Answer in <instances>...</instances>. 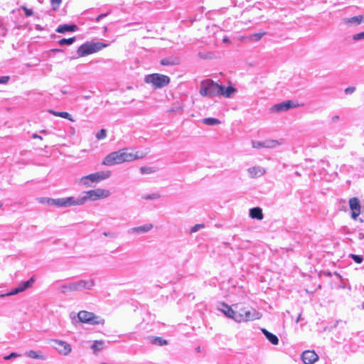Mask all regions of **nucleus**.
Masks as SVG:
<instances>
[{
    "instance_id": "f257e3e1",
    "label": "nucleus",
    "mask_w": 364,
    "mask_h": 364,
    "mask_svg": "<svg viewBox=\"0 0 364 364\" xmlns=\"http://www.w3.org/2000/svg\"><path fill=\"white\" fill-rule=\"evenodd\" d=\"M234 309L225 303L221 304V311L228 318L237 322H247L259 318V313L254 309L245 306L242 304L233 305Z\"/></svg>"
},
{
    "instance_id": "f03ea898",
    "label": "nucleus",
    "mask_w": 364,
    "mask_h": 364,
    "mask_svg": "<svg viewBox=\"0 0 364 364\" xmlns=\"http://www.w3.org/2000/svg\"><path fill=\"white\" fill-rule=\"evenodd\" d=\"M107 44L95 42V43H89L87 42L81 45L77 50V53L79 57H84L87 55L92 54L96 53L101 49L107 47Z\"/></svg>"
},
{
    "instance_id": "7ed1b4c3",
    "label": "nucleus",
    "mask_w": 364,
    "mask_h": 364,
    "mask_svg": "<svg viewBox=\"0 0 364 364\" xmlns=\"http://www.w3.org/2000/svg\"><path fill=\"white\" fill-rule=\"evenodd\" d=\"M144 81L146 83L151 84L155 88H161L170 82L168 76L159 73H153L145 77Z\"/></svg>"
},
{
    "instance_id": "20e7f679",
    "label": "nucleus",
    "mask_w": 364,
    "mask_h": 364,
    "mask_svg": "<svg viewBox=\"0 0 364 364\" xmlns=\"http://www.w3.org/2000/svg\"><path fill=\"white\" fill-rule=\"evenodd\" d=\"M110 175L111 173L109 171H99L82 176L80 178V182L82 183L85 186H90L91 183H98L101 181L105 180L108 178Z\"/></svg>"
},
{
    "instance_id": "39448f33",
    "label": "nucleus",
    "mask_w": 364,
    "mask_h": 364,
    "mask_svg": "<svg viewBox=\"0 0 364 364\" xmlns=\"http://www.w3.org/2000/svg\"><path fill=\"white\" fill-rule=\"evenodd\" d=\"M219 84L212 80H206L201 82L200 93L203 96H218Z\"/></svg>"
},
{
    "instance_id": "423d86ee",
    "label": "nucleus",
    "mask_w": 364,
    "mask_h": 364,
    "mask_svg": "<svg viewBox=\"0 0 364 364\" xmlns=\"http://www.w3.org/2000/svg\"><path fill=\"white\" fill-rule=\"evenodd\" d=\"M77 317L81 322L85 323L92 325H103L105 323V320L101 316L87 311H80L77 314Z\"/></svg>"
},
{
    "instance_id": "0eeeda50",
    "label": "nucleus",
    "mask_w": 364,
    "mask_h": 364,
    "mask_svg": "<svg viewBox=\"0 0 364 364\" xmlns=\"http://www.w3.org/2000/svg\"><path fill=\"white\" fill-rule=\"evenodd\" d=\"M110 196V191L107 189L97 188L90 190L85 193L82 197L84 203L87 200H97L101 198H105Z\"/></svg>"
},
{
    "instance_id": "6e6552de",
    "label": "nucleus",
    "mask_w": 364,
    "mask_h": 364,
    "mask_svg": "<svg viewBox=\"0 0 364 364\" xmlns=\"http://www.w3.org/2000/svg\"><path fill=\"white\" fill-rule=\"evenodd\" d=\"M94 285V282L91 281L90 282L86 281H78L75 283H70L68 284H65L61 287V291L63 293H67L74 291H79L83 289L90 288Z\"/></svg>"
},
{
    "instance_id": "1a4fd4ad",
    "label": "nucleus",
    "mask_w": 364,
    "mask_h": 364,
    "mask_svg": "<svg viewBox=\"0 0 364 364\" xmlns=\"http://www.w3.org/2000/svg\"><path fill=\"white\" fill-rule=\"evenodd\" d=\"M121 152V156L123 159V162L132 161L138 159H141L145 156V154L136 151V152H129L127 149H123L119 150Z\"/></svg>"
},
{
    "instance_id": "9d476101",
    "label": "nucleus",
    "mask_w": 364,
    "mask_h": 364,
    "mask_svg": "<svg viewBox=\"0 0 364 364\" xmlns=\"http://www.w3.org/2000/svg\"><path fill=\"white\" fill-rule=\"evenodd\" d=\"M122 163L124 162L121 156V152L119 151L108 154L102 161V164L105 166H112Z\"/></svg>"
},
{
    "instance_id": "9b49d317",
    "label": "nucleus",
    "mask_w": 364,
    "mask_h": 364,
    "mask_svg": "<svg viewBox=\"0 0 364 364\" xmlns=\"http://www.w3.org/2000/svg\"><path fill=\"white\" fill-rule=\"evenodd\" d=\"M53 347L58 351L59 353L64 355H68L71 352V346L65 341L54 339L51 341Z\"/></svg>"
},
{
    "instance_id": "f8f14e48",
    "label": "nucleus",
    "mask_w": 364,
    "mask_h": 364,
    "mask_svg": "<svg viewBox=\"0 0 364 364\" xmlns=\"http://www.w3.org/2000/svg\"><path fill=\"white\" fill-rule=\"evenodd\" d=\"M299 106V104L294 103L291 100H287L281 103L277 104L270 108L272 112H280L287 111L291 108H294Z\"/></svg>"
},
{
    "instance_id": "ddd939ff",
    "label": "nucleus",
    "mask_w": 364,
    "mask_h": 364,
    "mask_svg": "<svg viewBox=\"0 0 364 364\" xmlns=\"http://www.w3.org/2000/svg\"><path fill=\"white\" fill-rule=\"evenodd\" d=\"M301 360L304 364H313L318 360V355L314 350H305L301 355Z\"/></svg>"
},
{
    "instance_id": "4468645a",
    "label": "nucleus",
    "mask_w": 364,
    "mask_h": 364,
    "mask_svg": "<svg viewBox=\"0 0 364 364\" xmlns=\"http://www.w3.org/2000/svg\"><path fill=\"white\" fill-rule=\"evenodd\" d=\"M349 205L351 210V216L355 220L360 214V205L357 198H352L349 200Z\"/></svg>"
},
{
    "instance_id": "2eb2a0df",
    "label": "nucleus",
    "mask_w": 364,
    "mask_h": 364,
    "mask_svg": "<svg viewBox=\"0 0 364 364\" xmlns=\"http://www.w3.org/2000/svg\"><path fill=\"white\" fill-rule=\"evenodd\" d=\"M236 92V90L231 85L225 87L221 85H219V90L218 96H223L225 97H230L231 95Z\"/></svg>"
},
{
    "instance_id": "dca6fc26",
    "label": "nucleus",
    "mask_w": 364,
    "mask_h": 364,
    "mask_svg": "<svg viewBox=\"0 0 364 364\" xmlns=\"http://www.w3.org/2000/svg\"><path fill=\"white\" fill-rule=\"evenodd\" d=\"M78 29V27L75 24L72 25H68V24H63L59 26L56 28V32L64 33L65 32H70V31H76Z\"/></svg>"
},
{
    "instance_id": "f3484780",
    "label": "nucleus",
    "mask_w": 364,
    "mask_h": 364,
    "mask_svg": "<svg viewBox=\"0 0 364 364\" xmlns=\"http://www.w3.org/2000/svg\"><path fill=\"white\" fill-rule=\"evenodd\" d=\"M250 217L252 219L261 220L264 218L262 208L259 207L252 208L250 210Z\"/></svg>"
},
{
    "instance_id": "a211bd4d",
    "label": "nucleus",
    "mask_w": 364,
    "mask_h": 364,
    "mask_svg": "<svg viewBox=\"0 0 364 364\" xmlns=\"http://www.w3.org/2000/svg\"><path fill=\"white\" fill-rule=\"evenodd\" d=\"M153 228L151 223H146L144 225L135 227L131 229L132 233H144L150 231Z\"/></svg>"
},
{
    "instance_id": "6ab92c4d",
    "label": "nucleus",
    "mask_w": 364,
    "mask_h": 364,
    "mask_svg": "<svg viewBox=\"0 0 364 364\" xmlns=\"http://www.w3.org/2000/svg\"><path fill=\"white\" fill-rule=\"evenodd\" d=\"M66 206L79 205L84 203L82 197L78 199H75L74 197L65 198Z\"/></svg>"
},
{
    "instance_id": "aec40b11",
    "label": "nucleus",
    "mask_w": 364,
    "mask_h": 364,
    "mask_svg": "<svg viewBox=\"0 0 364 364\" xmlns=\"http://www.w3.org/2000/svg\"><path fill=\"white\" fill-rule=\"evenodd\" d=\"M262 333L266 336V338L268 339V341L272 343L273 345L278 344L279 340L278 338L274 335L273 333L269 332L267 329L262 328Z\"/></svg>"
},
{
    "instance_id": "412c9836",
    "label": "nucleus",
    "mask_w": 364,
    "mask_h": 364,
    "mask_svg": "<svg viewBox=\"0 0 364 364\" xmlns=\"http://www.w3.org/2000/svg\"><path fill=\"white\" fill-rule=\"evenodd\" d=\"M49 112L53 114L55 117H60L64 119H67L70 122H74L75 119L72 117V116L67 112H56L54 110H49Z\"/></svg>"
},
{
    "instance_id": "4be33fe9",
    "label": "nucleus",
    "mask_w": 364,
    "mask_h": 364,
    "mask_svg": "<svg viewBox=\"0 0 364 364\" xmlns=\"http://www.w3.org/2000/svg\"><path fill=\"white\" fill-rule=\"evenodd\" d=\"M150 342L153 345L159 346H166L168 343L167 340L163 338L162 337H159V336L151 338Z\"/></svg>"
},
{
    "instance_id": "5701e85b",
    "label": "nucleus",
    "mask_w": 364,
    "mask_h": 364,
    "mask_svg": "<svg viewBox=\"0 0 364 364\" xmlns=\"http://www.w3.org/2000/svg\"><path fill=\"white\" fill-rule=\"evenodd\" d=\"M345 22L346 23H355L358 25L362 22H364V16L362 15H359L351 18H346Z\"/></svg>"
},
{
    "instance_id": "b1692460",
    "label": "nucleus",
    "mask_w": 364,
    "mask_h": 364,
    "mask_svg": "<svg viewBox=\"0 0 364 364\" xmlns=\"http://www.w3.org/2000/svg\"><path fill=\"white\" fill-rule=\"evenodd\" d=\"M262 170H264V169L262 167L254 166V167L250 168L248 169V171H249L250 174L251 175V176L252 178H254V177L261 176L262 174Z\"/></svg>"
},
{
    "instance_id": "393cba45",
    "label": "nucleus",
    "mask_w": 364,
    "mask_h": 364,
    "mask_svg": "<svg viewBox=\"0 0 364 364\" xmlns=\"http://www.w3.org/2000/svg\"><path fill=\"white\" fill-rule=\"evenodd\" d=\"M26 353L27 356H28L29 358H33V359L45 360L46 358V357L44 355L41 354V353H38L37 351H34V350H29V351L26 352Z\"/></svg>"
},
{
    "instance_id": "a878e982",
    "label": "nucleus",
    "mask_w": 364,
    "mask_h": 364,
    "mask_svg": "<svg viewBox=\"0 0 364 364\" xmlns=\"http://www.w3.org/2000/svg\"><path fill=\"white\" fill-rule=\"evenodd\" d=\"M34 282H35L34 278L31 277L28 281L21 283L18 285V287H19L21 292L23 291L24 290H26V289L31 287L33 285V284L34 283Z\"/></svg>"
},
{
    "instance_id": "bb28decb",
    "label": "nucleus",
    "mask_w": 364,
    "mask_h": 364,
    "mask_svg": "<svg viewBox=\"0 0 364 364\" xmlns=\"http://www.w3.org/2000/svg\"><path fill=\"white\" fill-rule=\"evenodd\" d=\"M203 122L209 126H213L215 124H220L221 122L219 119L212 117L205 118L203 119Z\"/></svg>"
},
{
    "instance_id": "cd10ccee",
    "label": "nucleus",
    "mask_w": 364,
    "mask_h": 364,
    "mask_svg": "<svg viewBox=\"0 0 364 364\" xmlns=\"http://www.w3.org/2000/svg\"><path fill=\"white\" fill-rule=\"evenodd\" d=\"M50 201L51 202V205H55L57 207H65L66 206L65 198L54 199V200H50Z\"/></svg>"
},
{
    "instance_id": "c85d7f7f",
    "label": "nucleus",
    "mask_w": 364,
    "mask_h": 364,
    "mask_svg": "<svg viewBox=\"0 0 364 364\" xmlns=\"http://www.w3.org/2000/svg\"><path fill=\"white\" fill-rule=\"evenodd\" d=\"M104 342L102 341H95L92 346L94 353H97L103 348Z\"/></svg>"
},
{
    "instance_id": "c756f323",
    "label": "nucleus",
    "mask_w": 364,
    "mask_h": 364,
    "mask_svg": "<svg viewBox=\"0 0 364 364\" xmlns=\"http://www.w3.org/2000/svg\"><path fill=\"white\" fill-rule=\"evenodd\" d=\"M76 38L72 37L69 38H62L58 41L59 45L64 46V45H71L75 41Z\"/></svg>"
},
{
    "instance_id": "7c9ffc66",
    "label": "nucleus",
    "mask_w": 364,
    "mask_h": 364,
    "mask_svg": "<svg viewBox=\"0 0 364 364\" xmlns=\"http://www.w3.org/2000/svg\"><path fill=\"white\" fill-rule=\"evenodd\" d=\"M160 197H161L160 193H152V194H149V195L143 196L142 198L145 199V200H155V199L159 198Z\"/></svg>"
},
{
    "instance_id": "2f4dec72",
    "label": "nucleus",
    "mask_w": 364,
    "mask_h": 364,
    "mask_svg": "<svg viewBox=\"0 0 364 364\" xmlns=\"http://www.w3.org/2000/svg\"><path fill=\"white\" fill-rule=\"evenodd\" d=\"M140 171L142 174H150L155 171L152 167L142 166L140 168Z\"/></svg>"
},
{
    "instance_id": "473e14b6",
    "label": "nucleus",
    "mask_w": 364,
    "mask_h": 364,
    "mask_svg": "<svg viewBox=\"0 0 364 364\" xmlns=\"http://www.w3.org/2000/svg\"><path fill=\"white\" fill-rule=\"evenodd\" d=\"M107 136V131L105 129H100L96 134L97 140H101Z\"/></svg>"
},
{
    "instance_id": "72a5a7b5",
    "label": "nucleus",
    "mask_w": 364,
    "mask_h": 364,
    "mask_svg": "<svg viewBox=\"0 0 364 364\" xmlns=\"http://www.w3.org/2000/svg\"><path fill=\"white\" fill-rule=\"evenodd\" d=\"M204 228H205L204 224H196L191 228L190 233L191 234L194 233V232H197L198 230L203 229Z\"/></svg>"
},
{
    "instance_id": "f704fd0d",
    "label": "nucleus",
    "mask_w": 364,
    "mask_h": 364,
    "mask_svg": "<svg viewBox=\"0 0 364 364\" xmlns=\"http://www.w3.org/2000/svg\"><path fill=\"white\" fill-rule=\"evenodd\" d=\"M21 292L19 287L15 288L14 289H13L11 291L9 292V293H6V294H1L0 295V297H3L4 296H12V295H14V294H17L18 293Z\"/></svg>"
},
{
    "instance_id": "c9c22d12",
    "label": "nucleus",
    "mask_w": 364,
    "mask_h": 364,
    "mask_svg": "<svg viewBox=\"0 0 364 364\" xmlns=\"http://www.w3.org/2000/svg\"><path fill=\"white\" fill-rule=\"evenodd\" d=\"M161 64L162 65H169L175 64V62H173L169 58H164L161 60Z\"/></svg>"
},
{
    "instance_id": "e433bc0d",
    "label": "nucleus",
    "mask_w": 364,
    "mask_h": 364,
    "mask_svg": "<svg viewBox=\"0 0 364 364\" xmlns=\"http://www.w3.org/2000/svg\"><path fill=\"white\" fill-rule=\"evenodd\" d=\"M351 258L358 264H360L363 262V257L358 255H350Z\"/></svg>"
},
{
    "instance_id": "4c0bfd02",
    "label": "nucleus",
    "mask_w": 364,
    "mask_h": 364,
    "mask_svg": "<svg viewBox=\"0 0 364 364\" xmlns=\"http://www.w3.org/2000/svg\"><path fill=\"white\" fill-rule=\"evenodd\" d=\"M21 9L25 11V15L26 17L31 16L33 14V11L31 9H28L25 6H21Z\"/></svg>"
},
{
    "instance_id": "58836bf2",
    "label": "nucleus",
    "mask_w": 364,
    "mask_h": 364,
    "mask_svg": "<svg viewBox=\"0 0 364 364\" xmlns=\"http://www.w3.org/2000/svg\"><path fill=\"white\" fill-rule=\"evenodd\" d=\"M265 34V32H259L254 33L252 37H254L256 41L260 40L262 36Z\"/></svg>"
},
{
    "instance_id": "ea45409f",
    "label": "nucleus",
    "mask_w": 364,
    "mask_h": 364,
    "mask_svg": "<svg viewBox=\"0 0 364 364\" xmlns=\"http://www.w3.org/2000/svg\"><path fill=\"white\" fill-rule=\"evenodd\" d=\"M363 38H364V32H361L353 36V40L355 41H358Z\"/></svg>"
},
{
    "instance_id": "a19ab883",
    "label": "nucleus",
    "mask_w": 364,
    "mask_h": 364,
    "mask_svg": "<svg viewBox=\"0 0 364 364\" xmlns=\"http://www.w3.org/2000/svg\"><path fill=\"white\" fill-rule=\"evenodd\" d=\"M10 77L9 76H2L0 77V84H6L9 80Z\"/></svg>"
},
{
    "instance_id": "79ce46f5",
    "label": "nucleus",
    "mask_w": 364,
    "mask_h": 364,
    "mask_svg": "<svg viewBox=\"0 0 364 364\" xmlns=\"http://www.w3.org/2000/svg\"><path fill=\"white\" fill-rule=\"evenodd\" d=\"M355 90V87H348L345 89V93L346 95L352 94Z\"/></svg>"
},
{
    "instance_id": "37998d69",
    "label": "nucleus",
    "mask_w": 364,
    "mask_h": 364,
    "mask_svg": "<svg viewBox=\"0 0 364 364\" xmlns=\"http://www.w3.org/2000/svg\"><path fill=\"white\" fill-rule=\"evenodd\" d=\"M48 200H54V199L49 198H43L40 200V202L42 203H47L48 205H51V202Z\"/></svg>"
},
{
    "instance_id": "c03bdc74",
    "label": "nucleus",
    "mask_w": 364,
    "mask_h": 364,
    "mask_svg": "<svg viewBox=\"0 0 364 364\" xmlns=\"http://www.w3.org/2000/svg\"><path fill=\"white\" fill-rule=\"evenodd\" d=\"M18 355L16 353H11V354H9V355H6L4 358V360H9L11 358H16L18 357Z\"/></svg>"
},
{
    "instance_id": "a18cd8bd",
    "label": "nucleus",
    "mask_w": 364,
    "mask_h": 364,
    "mask_svg": "<svg viewBox=\"0 0 364 364\" xmlns=\"http://www.w3.org/2000/svg\"><path fill=\"white\" fill-rule=\"evenodd\" d=\"M62 0H51L52 4H56L58 6L61 3Z\"/></svg>"
},
{
    "instance_id": "49530a36",
    "label": "nucleus",
    "mask_w": 364,
    "mask_h": 364,
    "mask_svg": "<svg viewBox=\"0 0 364 364\" xmlns=\"http://www.w3.org/2000/svg\"><path fill=\"white\" fill-rule=\"evenodd\" d=\"M107 15V14H102L99 15L97 17V21H99L101 18H102L103 17L106 16Z\"/></svg>"
},
{
    "instance_id": "de8ad7c7",
    "label": "nucleus",
    "mask_w": 364,
    "mask_h": 364,
    "mask_svg": "<svg viewBox=\"0 0 364 364\" xmlns=\"http://www.w3.org/2000/svg\"><path fill=\"white\" fill-rule=\"evenodd\" d=\"M252 146L254 148H259L261 146V144L259 142H257V143L253 142Z\"/></svg>"
},
{
    "instance_id": "09e8293b",
    "label": "nucleus",
    "mask_w": 364,
    "mask_h": 364,
    "mask_svg": "<svg viewBox=\"0 0 364 364\" xmlns=\"http://www.w3.org/2000/svg\"><path fill=\"white\" fill-rule=\"evenodd\" d=\"M33 139H39L42 140V137L41 136L38 135L37 134H34L33 135Z\"/></svg>"
},
{
    "instance_id": "8fccbe9b",
    "label": "nucleus",
    "mask_w": 364,
    "mask_h": 364,
    "mask_svg": "<svg viewBox=\"0 0 364 364\" xmlns=\"http://www.w3.org/2000/svg\"><path fill=\"white\" fill-rule=\"evenodd\" d=\"M223 41L224 43H229V42H230L229 39H228L227 37H225V38L223 39Z\"/></svg>"
},
{
    "instance_id": "3c124183",
    "label": "nucleus",
    "mask_w": 364,
    "mask_h": 364,
    "mask_svg": "<svg viewBox=\"0 0 364 364\" xmlns=\"http://www.w3.org/2000/svg\"><path fill=\"white\" fill-rule=\"evenodd\" d=\"M339 119L338 116H335L332 118L333 121L338 120Z\"/></svg>"
},
{
    "instance_id": "603ef678",
    "label": "nucleus",
    "mask_w": 364,
    "mask_h": 364,
    "mask_svg": "<svg viewBox=\"0 0 364 364\" xmlns=\"http://www.w3.org/2000/svg\"><path fill=\"white\" fill-rule=\"evenodd\" d=\"M104 235H105V236H107V235H108V233L105 232V233H104Z\"/></svg>"
}]
</instances>
